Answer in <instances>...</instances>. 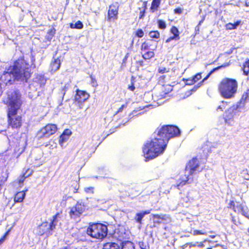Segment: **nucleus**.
Listing matches in <instances>:
<instances>
[{"label": "nucleus", "instance_id": "55", "mask_svg": "<svg viewBox=\"0 0 249 249\" xmlns=\"http://www.w3.org/2000/svg\"><path fill=\"white\" fill-rule=\"evenodd\" d=\"M231 219L232 222L236 225L241 224V222H240L239 221H237L236 220L235 217L234 216H231Z\"/></svg>", "mask_w": 249, "mask_h": 249}, {"label": "nucleus", "instance_id": "38", "mask_svg": "<svg viewBox=\"0 0 249 249\" xmlns=\"http://www.w3.org/2000/svg\"><path fill=\"white\" fill-rule=\"evenodd\" d=\"M28 175H26V173H23L18 179V182L20 184H22L25 179L28 177Z\"/></svg>", "mask_w": 249, "mask_h": 249}, {"label": "nucleus", "instance_id": "60", "mask_svg": "<svg viewBox=\"0 0 249 249\" xmlns=\"http://www.w3.org/2000/svg\"><path fill=\"white\" fill-rule=\"evenodd\" d=\"M147 1H144L143 2V10H145V11H146V10L147 9Z\"/></svg>", "mask_w": 249, "mask_h": 249}, {"label": "nucleus", "instance_id": "45", "mask_svg": "<svg viewBox=\"0 0 249 249\" xmlns=\"http://www.w3.org/2000/svg\"><path fill=\"white\" fill-rule=\"evenodd\" d=\"M196 246V245L195 244H193V243H188L183 245L182 247V248L183 249H185V248H187L188 246H189L188 249H190L192 246Z\"/></svg>", "mask_w": 249, "mask_h": 249}, {"label": "nucleus", "instance_id": "43", "mask_svg": "<svg viewBox=\"0 0 249 249\" xmlns=\"http://www.w3.org/2000/svg\"><path fill=\"white\" fill-rule=\"evenodd\" d=\"M90 78L91 79V83L92 86L94 87H96L97 86V80L94 76L92 74L90 75Z\"/></svg>", "mask_w": 249, "mask_h": 249}, {"label": "nucleus", "instance_id": "56", "mask_svg": "<svg viewBox=\"0 0 249 249\" xmlns=\"http://www.w3.org/2000/svg\"><path fill=\"white\" fill-rule=\"evenodd\" d=\"M128 53H127L125 56L124 57V58H123V61H122V63L124 64V65H125L126 62V61H127V59L128 58Z\"/></svg>", "mask_w": 249, "mask_h": 249}, {"label": "nucleus", "instance_id": "63", "mask_svg": "<svg viewBox=\"0 0 249 249\" xmlns=\"http://www.w3.org/2000/svg\"><path fill=\"white\" fill-rule=\"evenodd\" d=\"M197 246L199 247H204V244H203V242H201L199 243V244L197 245Z\"/></svg>", "mask_w": 249, "mask_h": 249}, {"label": "nucleus", "instance_id": "19", "mask_svg": "<svg viewBox=\"0 0 249 249\" xmlns=\"http://www.w3.org/2000/svg\"><path fill=\"white\" fill-rule=\"evenodd\" d=\"M113 237L117 241L123 242L125 238V233L124 231H121L120 229H115L113 234Z\"/></svg>", "mask_w": 249, "mask_h": 249}, {"label": "nucleus", "instance_id": "7", "mask_svg": "<svg viewBox=\"0 0 249 249\" xmlns=\"http://www.w3.org/2000/svg\"><path fill=\"white\" fill-rule=\"evenodd\" d=\"M228 208L234 213H241V215L249 219L248 208L243 203L231 200L228 204Z\"/></svg>", "mask_w": 249, "mask_h": 249}, {"label": "nucleus", "instance_id": "41", "mask_svg": "<svg viewBox=\"0 0 249 249\" xmlns=\"http://www.w3.org/2000/svg\"><path fill=\"white\" fill-rule=\"evenodd\" d=\"M227 105L228 102L226 101H223L221 102V105L217 107V109H220V110L223 111L224 109H225Z\"/></svg>", "mask_w": 249, "mask_h": 249}, {"label": "nucleus", "instance_id": "35", "mask_svg": "<svg viewBox=\"0 0 249 249\" xmlns=\"http://www.w3.org/2000/svg\"><path fill=\"white\" fill-rule=\"evenodd\" d=\"M158 27L162 30H164L166 28V25L165 22L163 20L161 19L158 20Z\"/></svg>", "mask_w": 249, "mask_h": 249}, {"label": "nucleus", "instance_id": "37", "mask_svg": "<svg viewBox=\"0 0 249 249\" xmlns=\"http://www.w3.org/2000/svg\"><path fill=\"white\" fill-rule=\"evenodd\" d=\"M11 231V228H9L0 238V245L2 244L6 239V236L9 234Z\"/></svg>", "mask_w": 249, "mask_h": 249}, {"label": "nucleus", "instance_id": "9", "mask_svg": "<svg viewBox=\"0 0 249 249\" xmlns=\"http://www.w3.org/2000/svg\"><path fill=\"white\" fill-rule=\"evenodd\" d=\"M16 80V77L14 75V71L10 69V66L5 69L0 77V81L1 84L5 86L11 85Z\"/></svg>", "mask_w": 249, "mask_h": 249}, {"label": "nucleus", "instance_id": "26", "mask_svg": "<svg viewBox=\"0 0 249 249\" xmlns=\"http://www.w3.org/2000/svg\"><path fill=\"white\" fill-rule=\"evenodd\" d=\"M161 0H153L150 7V11L154 13L156 11L160 4Z\"/></svg>", "mask_w": 249, "mask_h": 249}, {"label": "nucleus", "instance_id": "54", "mask_svg": "<svg viewBox=\"0 0 249 249\" xmlns=\"http://www.w3.org/2000/svg\"><path fill=\"white\" fill-rule=\"evenodd\" d=\"M158 71L160 73H164L168 71H166V69L165 68H159L158 69Z\"/></svg>", "mask_w": 249, "mask_h": 249}, {"label": "nucleus", "instance_id": "20", "mask_svg": "<svg viewBox=\"0 0 249 249\" xmlns=\"http://www.w3.org/2000/svg\"><path fill=\"white\" fill-rule=\"evenodd\" d=\"M149 213H150V211L149 210L144 211L137 213L134 217L135 222L140 225H142V218L144 217L145 215L148 214Z\"/></svg>", "mask_w": 249, "mask_h": 249}, {"label": "nucleus", "instance_id": "47", "mask_svg": "<svg viewBox=\"0 0 249 249\" xmlns=\"http://www.w3.org/2000/svg\"><path fill=\"white\" fill-rule=\"evenodd\" d=\"M207 249H227V247L224 246V245H217L215 247H214L213 248H208Z\"/></svg>", "mask_w": 249, "mask_h": 249}, {"label": "nucleus", "instance_id": "5", "mask_svg": "<svg viewBox=\"0 0 249 249\" xmlns=\"http://www.w3.org/2000/svg\"><path fill=\"white\" fill-rule=\"evenodd\" d=\"M86 233L92 238L103 240L107 235V227L101 223H89Z\"/></svg>", "mask_w": 249, "mask_h": 249}, {"label": "nucleus", "instance_id": "34", "mask_svg": "<svg viewBox=\"0 0 249 249\" xmlns=\"http://www.w3.org/2000/svg\"><path fill=\"white\" fill-rule=\"evenodd\" d=\"M162 90L164 94H166L172 91V88L170 85H163L162 87Z\"/></svg>", "mask_w": 249, "mask_h": 249}, {"label": "nucleus", "instance_id": "57", "mask_svg": "<svg viewBox=\"0 0 249 249\" xmlns=\"http://www.w3.org/2000/svg\"><path fill=\"white\" fill-rule=\"evenodd\" d=\"M126 105H124V104L122 105L121 106V107H120L118 109V110L117 111V113H119V112H121V111L123 110V109L124 107H126Z\"/></svg>", "mask_w": 249, "mask_h": 249}, {"label": "nucleus", "instance_id": "59", "mask_svg": "<svg viewBox=\"0 0 249 249\" xmlns=\"http://www.w3.org/2000/svg\"><path fill=\"white\" fill-rule=\"evenodd\" d=\"M220 70V69H219V67L218 66V67H215V68H214L213 69L210 71V72H211V73L212 74L213 72H214V71H218V70Z\"/></svg>", "mask_w": 249, "mask_h": 249}, {"label": "nucleus", "instance_id": "58", "mask_svg": "<svg viewBox=\"0 0 249 249\" xmlns=\"http://www.w3.org/2000/svg\"><path fill=\"white\" fill-rule=\"evenodd\" d=\"M136 64L140 67H142L144 65L143 61L142 60H139L136 62Z\"/></svg>", "mask_w": 249, "mask_h": 249}, {"label": "nucleus", "instance_id": "28", "mask_svg": "<svg viewBox=\"0 0 249 249\" xmlns=\"http://www.w3.org/2000/svg\"><path fill=\"white\" fill-rule=\"evenodd\" d=\"M242 70L243 71V74L244 75H248L249 73V59H247L243 63Z\"/></svg>", "mask_w": 249, "mask_h": 249}, {"label": "nucleus", "instance_id": "3", "mask_svg": "<svg viewBox=\"0 0 249 249\" xmlns=\"http://www.w3.org/2000/svg\"><path fill=\"white\" fill-rule=\"evenodd\" d=\"M10 69L14 71V75L17 81L27 82L32 75L29 64L23 57H19L14 61Z\"/></svg>", "mask_w": 249, "mask_h": 249}, {"label": "nucleus", "instance_id": "46", "mask_svg": "<svg viewBox=\"0 0 249 249\" xmlns=\"http://www.w3.org/2000/svg\"><path fill=\"white\" fill-rule=\"evenodd\" d=\"M183 9L180 7H177L174 9V13L176 14L180 15L182 13Z\"/></svg>", "mask_w": 249, "mask_h": 249}, {"label": "nucleus", "instance_id": "8", "mask_svg": "<svg viewBox=\"0 0 249 249\" xmlns=\"http://www.w3.org/2000/svg\"><path fill=\"white\" fill-rule=\"evenodd\" d=\"M58 128L55 124H48L40 129L38 131V135L40 138H49L54 134L57 131Z\"/></svg>", "mask_w": 249, "mask_h": 249}, {"label": "nucleus", "instance_id": "23", "mask_svg": "<svg viewBox=\"0 0 249 249\" xmlns=\"http://www.w3.org/2000/svg\"><path fill=\"white\" fill-rule=\"evenodd\" d=\"M157 46H155V48L153 49V51H148L146 52L145 53L142 54V57L143 59L147 60H150L154 58L155 56V53L154 51L156 49Z\"/></svg>", "mask_w": 249, "mask_h": 249}, {"label": "nucleus", "instance_id": "49", "mask_svg": "<svg viewBox=\"0 0 249 249\" xmlns=\"http://www.w3.org/2000/svg\"><path fill=\"white\" fill-rule=\"evenodd\" d=\"M62 133H64L65 135H66L69 138V136L71 135V132L69 129H66L64 130Z\"/></svg>", "mask_w": 249, "mask_h": 249}, {"label": "nucleus", "instance_id": "61", "mask_svg": "<svg viewBox=\"0 0 249 249\" xmlns=\"http://www.w3.org/2000/svg\"><path fill=\"white\" fill-rule=\"evenodd\" d=\"M6 177H3L2 179H1V182H5L7 179V178H8V175H6Z\"/></svg>", "mask_w": 249, "mask_h": 249}, {"label": "nucleus", "instance_id": "48", "mask_svg": "<svg viewBox=\"0 0 249 249\" xmlns=\"http://www.w3.org/2000/svg\"><path fill=\"white\" fill-rule=\"evenodd\" d=\"M185 83L188 85H192L195 83L193 78L186 79Z\"/></svg>", "mask_w": 249, "mask_h": 249}, {"label": "nucleus", "instance_id": "13", "mask_svg": "<svg viewBox=\"0 0 249 249\" xmlns=\"http://www.w3.org/2000/svg\"><path fill=\"white\" fill-rule=\"evenodd\" d=\"M199 166V161L196 157L192 158L190 160L185 168L186 171H188L189 175L193 176L196 171L197 170Z\"/></svg>", "mask_w": 249, "mask_h": 249}, {"label": "nucleus", "instance_id": "39", "mask_svg": "<svg viewBox=\"0 0 249 249\" xmlns=\"http://www.w3.org/2000/svg\"><path fill=\"white\" fill-rule=\"evenodd\" d=\"M192 234L194 235H205L207 234V232L202 230H195L193 231Z\"/></svg>", "mask_w": 249, "mask_h": 249}, {"label": "nucleus", "instance_id": "30", "mask_svg": "<svg viewBox=\"0 0 249 249\" xmlns=\"http://www.w3.org/2000/svg\"><path fill=\"white\" fill-rule=\"evenodd\" d=\"M83 26V24L80 20H78L75 23H71L70 24V27L71 29H82Z\"/></svg>", "mask_w": 249, "mask_h": 249}, {"label": "nucleus", "instance_id": "31", "mask_svg": "<svg viewBox=\"0 0 249 249\" xmlns=\"http://www.w3.org/2000/svg\"><path fill=\"white\" fill-rule=\"evenodd\" d=\"M249 100V89H247L242 95L240 102L245 103Z\"/></svg>", "mask_w": 249, "mask_h": 249}, {"label": "nucleus", "instance_id": "22", "mask_svg": "<svg viewBox=\"0 0 249 249\" xmlns=\"http://www.w3.org/2000/svg\"><path fill=\"white\" fill-rule=\"evenodd\" d=\"M26 195L25 192L21 191L18 192L15 195L14 200L15 202H21L23 201Z\"/></svg>", "mask_w": 249, "mask_h": 249}, {"label": "nucleus", "instance_id": "24", "mask_svg": "<svg viewBox=\"0 0 249 249\" xmlns=\"http://www.w3.org/2000/svg\"><path fill=\"white\" fill-rule=\"evenodd\" d=\"M103 249H120L118 244L114 242H107L104 244Z\"/></svg>", "mask_w": 249, "mask_h": 249}, {"label": "nucleus", "instance_id": "1", "mask_svg": "<svg viewBox=\"0 0 249 249\" xmlns=\"http://www.w3.org/2000/svg\"><path fill=\"white\" fill-rule=\"evenodd\" d=\"M22 103L20 95L16 91H13L11 96L8 97L6 103L8 127L16 130L21 128L23 123V117L21 115H18V113Z\"/></svg>", "mask_w": 249, "mask_h": 249}, {"label": "nucleus", "instance_id": "27", "mask_svg": "<svg viewBox=\"0 0 249 249\" xmlns=\"http://www.w3.org/2000/svg\"><path fill=\"white\" fill-rule=\"evenodd\" d=\"M152 40H148L143 42L141 46V50L142 51H145L150 49L152 46L151 42Z\"/></svg>", "mask_w": 249, "mask_h": 249}, {"label": "nucleus", "instance_id": "64", "mask_svg": "<svg viewBox=\"0 0 249 249\" xmlns=\"http://www.w3.org/2000/svg\"><path fill=\"white\" fill-rule=\"evenodd\" d=\"M209 237L213 239V238H214L216 237V235L215 234L210 235H209Z\"/></svg>", "mask_w": 249, "mask_h": 249}, {"label": "nucleus", "instance_id": "36", "mask_svg": "<svg viewBox=\"0 0 249 249\" xmlns=\"http://www.w3.org/2000/svg\"><path fill=\"white\" fill-rule=\"evenodd\" d=\"M68 139H69V138L67 136L65 135L64 133H62L59 137V144H62L65 142H66Z\"/></svg>", "mask_w": 249, "mask_h": 249}, {"label": "nucleus", "instance_id": "25", "mask_svg": "<svg viewBox=\"0 0 249 249\" xmlns=\"http://www.w3.org/2000/svg\"><path fill=\"white\" fill-rule=\"evenodd\" d=\"M79 188V184L77 181H73L69 186L70 191L73 193H77Z\"/></svg>", "mask_w": 249, "mask_h": 249}, {"label": "nucleus", "instance_id": "32", "mask_svg": "<svg viewBox=\"0 0 249 249\" xmlns=\"http://www.w3.org/2000/svg\"><path fill=\"white\" fill-rule=\"evenodd\" d=\"M240 24V21L238 20L234 23H229L226 25V27L228 30H233L237 28V26Z\"/></svg>", "mask_w": 249, "mask_h": 249}, {"label": "nucleus", "instance_id": "11", "mask_svg": "<svg viewBox=\"0 0 249 249\" xmlns=\"http://www.w3.org/2000/svg\"><path fill=\"white\" fill-rule=\"evenodd\" d=\"M119 4L118 2H115L108 6L107 20L108 22L113 21L118 18Z\"/></svg>", "mask_w": 249, "mask_h": 249}, {"label": "nucleus", "instance_id": "40", "mask_svg": "<svg viewBox=\"0 0 249 249\" xmlns=\"http://www.w3.org/2000/svg\"><path fill=\"white\" fill-rule=\"evenodd\" d=\"M135 36L139 38H142L144 36V32L142 29H138L135 32Z\"/></svg>", "mask_w": 249, "mask_h": 249}, {"label": "nucleus", "instance_id": "4", "mask_svg": "<svg viewBox=\"0 0 249 249\" xmlns=\"http://www.w3.org/2000/svg\"><path fill=\"white\" fill-rule=\"evenodd\" d=\"M238 84L235 79L225 77L221 79L218 85L220 95L224 99H231L237 92Z\"/></svg>", "mask_w": 249, "mask_h": 249}, {"label": "nucleus", "instance_id": "18", "mask_svg": "<svg viewBox=\"0 0 249 249\" xmlns=\"http://www.w3.org/2000/svg\"><path fill=\"white\" fill-rule=\"evenodd\" d=\"M46 81L47 78L45 77L44 74H36L35 75L34 82L36 84V86L43 88L45 85Z\"/></svg>", "mask_w": 249, "mask_h": 249}, {"label": "nucleus", "instance_id": "53", "mask_svg": "<svg viewBox=\"0 0 249 249\" xmlns=\"http://www.w3.org/2000/svg\"><path fill=\"white\" fill-rule=\"evenodd\" d=\"M212 74L211 72L210 71L209 73L206 75V76L202 80H201L200 83H199V85H202V83L205 81Z\"/></svg>", "mask_w": 249, "mask_h": 249}, {"label": "nucleus", "instance_id": "50", "mask_svg": "<svg viewBox=\"0 0 249 249\" xmlns=\"http://www.w3.org/2000/svg\"><path fill=\"white\" fill-rule=\"evenodd\" d=\"M230 64H231L230 63L226 62V63L223 64L222 65H221L220 66H219L218 67H219V69H221L222 68H226V67L229 66L230 65Z\"/></svg>", "mask_w": 249, "mask_h": 249}, {"label": "nucleus", "instance_id": "15", "mask_svg": "<svg viewBox=\"0 0 249 249\" xmlns=\"http://www.w3.org/2000/svg\"><path fill=\"white\" fill-rule=\"evenodd\" d=\"M179 182L174 186L178 189L180 190L181 187H183L187 183H190L193 181V177L191 175L185 174L181 176L179 179Z\"/></svg>", "mask_w": 249, "mask_h": 249}, {"label": "nucleus", "instance_id": "10", "mask_svg": "<svg viewBox=\"0 0 249 249\" xmlns=\"http://www.w3.org/2000/svg\"><path fill=\"white\" fill-rule=\"evenodd\" d=\"M86 209V206L85 203L78 201L74 206L71 208L69 212L70 216L71 218L75 219L80 217Z\"/></svg>", "mask_w": 249, "mask_h": 249}, {"label": "nucleus", "instance_id": "21", "mask_svg": "<svg viewBox=\"0 0 249 249\" xmlns=\"http://www.w3.org/2000/svg\"><path fill=\"white\" fill-rule=\"evenodd\" d=\"M61 61L59 58L54 59L51 63V71L54 72L60 69Z\"/></svg>", "mask_w": 249, "mask_h": 249}, {"label": "nucleus", "instance_id": "33", "mask_svg": "<svg viewBox=\"0 0 249 249\" xmlns=\"http://www.w3.org/2000/svg\"><path fill=\"white\" fill-rule=\"evenodd\" d=\"M149 36L151 38L158 39L160 37V33L157 31H151L149 32Z\"/></svg>", "mask_w": 249, "mask_h": 249}, {"label": "nucleus", "instance_id": "12", "mask_svg": "<svg viewBox=\"0 0 249 249\" xmlns=\"http://www.w3.org/2000/svg\"><path fill=\"white\" fill-rule=\"evenodd\" d=\"M59 213H57L54 215L53 216V219L49 224L48 222H43L40 226V228L45 227V229H42L41 234L50 232L52 231L56 226V221L57 217L59 216Z\"/></svg>", "mask_w": 249, "mask_h": 249}, {"label": "nucleus", "instance_id": "14", "mask_svg": "<svg viewBox=\"0 0 249 249\" xmlns=\"http://www.w3.org/2000/svg\"><path fill=\"white\" fill-rule=\"evenodd\" d=\"M89 97V94L86 91L77 89L74 96V100L78 103H83Z\"/></svg>", "mask_w": 249, "mask_h": 249}, {"label": "nucleus", "instance_id": "17", "mask_svg": "<svg viewBox=\"0 0 249 249\" xmlns=\"http://www.w3.org/2000/svg\"><path fill=\"white\" fill-rule=\"evenodd\" d=\"M170 32L173 36L167 38L165 40V43H169L173 40H178L180 39L179 32L177 27L175 26H172Z\"/></svg>", "mask_w": 249, "mask_h": 249}, {"label": "nucleus", "instance_id": "29", "mask_svg": "<svg viewBox=\"0 0 249 249\" xmlns=\"http://www.w3.org/2000/svg\"><path fill=\"white\" fill-rule=\"evenodd\" d=\"M55 29L53 27L49 29L47 33V35L46 36V39L48 41H50L53 38V37L54 36L55 34Z\"/></svg>", "mask_w": 249, "mask_h": 249}, {"label": "nucleus", "instance_id": "62", "mask_svg": "<svg viewBox=\"0 0 249 249\" xmlns=\"http://www.w3.org/2000/svg\"><path fill=\"white\" fill-rule=\"evenodd\" d=\"M68 87V86H67L66 85H65L63 88H62V90L64 91V93H65V92L66 91V90H67Z\"/></svg>", "mask_w": 249, "mask_h": 249}, {"label": "nucleus", "instance_id": "6", "mask_svg": "<svg viewBox=\"0 0 249 249\" xmlns=\"http://www.w3.org/2000/svg\"><path fill=\"white\" fill-rule=\"evenodd\" d=\"M157 135L162 137L169 142L170 139L178 137L180 135V131L178 127L174 125H163L157 129Z\"/></svg>", "mask_w": 249, "mask_h": 249}, {"label": "nucleus", "instance_id": "16", "mask_svg": "<svg viewBox=\"0 0 249 249\" xmlns=\"http://www.w3.org/2000/svg\"><path fill=\"white\" fill-rule=\"evenodd\" d=\"M152 218L154 225L151 227L154 228L158 225H159L163 221H166L168 218V216L165 214H162L161 215L158 214H153L152 215Z\"/></svg>", "mask_w": 249, "mask_h": 249}, {"label": "nucleus", "instance_id": "42", "mask_svg": "<svg viewBox=\"0 0 249 249\" xmlns=\"http://www.w3.org/2000/svg\"><path fill=\"white\" fill-rule=\"evenodd\" d=\"M201 72H198L192 78L195 83H196L198 81L201 79Z\"/></svg>", "mask_w": 249, "mask_h": 249}, {"label": "nucleus", "instance_id": "51", "mask_svg": "<svg viewBox=\"0 0 249 249\" xmlns=\"http://www.w3.org/2000/svg\"><path fill=\"white\" fill-rule=\"evenodd\" d=\"M145 13V10H142V11H140L139 13V18L142 19V18L144 16Z\"/></svg>", "mask_w": 249, "mask_h": 249}, {"label": "nucleus", "instance_id": "44", "mask_svg": "<svg viewBox=\"0 0 249 249\" xmlns=\"http://www.w3.org/2000/svg\"><path fill=\"white\" fill-rule=\"evenodd\" d=\"M94 188L93 187H88L84 189V191L86 193L93 194Z\"/></svg>", "mask_w": 249, "mask_h": 249}, {"label": "nucleus", "instance_id": "52", "mask_svg": "<svg viewBox=\"0 0 249 249\" xmlns=\"http://www.w3.org/2000/svg\"><path fill=\"white\" fill-rule=\"evenodd\" d=\"M128 89L131 91H134L135 89L134 82H131V85L128 87Z\"/></svg>", "mask_w": 249, "mask_h": 249}, {"label": "nucleus", "instance_id": "2", "mask_svg": "<svg viewBox=\"0 0 249 249\" xmlns=\"http://www.w3.org/2000/svg\"><path fill=\"white\" fill-rule=\"evenodd\" d=\"M167 140L159 137L146 142L142 147V152L145 161L153 160L162 155L165 151L168 144Z\"/></svg>", "mask_w": 249, "mask_h": 249}]
</instances>
